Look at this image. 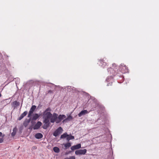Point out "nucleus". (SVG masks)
Instances as JSON below:
<instances>
[{
    "label": "nucleus",
    "mask_w": 159,
    "mask_h": 159,
    "mask_svg": "<svg viewBox=\"0 0 159 159\" xmlns=\"http://www.w3.org/2000/svg\"><path fill=\"white\" fill-rule=\"evenodd\" d=\"M89 112L87 110H84L81 111L80 113L78 114L79 117H80L82 116L88 114Z\"/></svg>",
    "instance_id": "0eeeda50"
},
{
    "label": "nucleus",
    "mask_w": 159,
    "mask_h": 159,
    "mask_svg": "<svg viewBox=\"0 0 159 159\" xmlns=\"http://www.w3.org/2000/svg\"><path fill=\"white\" fill-rule=\"evenodd\" d=\"M50 125H48L47 124H46L44 123L43 126V128L44 129H46Z\"/></svg>",
    "instance_id": "b1692460"
},
{
    "label": "nucleus",
    "mask_w": 159,
    "mask_h": 159,
    "mask_svg": "<svg viewBox=\"0 0 159 159\" xmlns=\"http://www.w3.org/2000/svg\"><path fill=\"white\" fill-rule=\"evenodd\" d=\"M40 115H39L38 114L35 113L33 116L32 120H36L39 117Z\"/></svg>",
    "instance_id": "f3484780"
},
{
    "label": "nucleus",
    "mask_w": 159,
    "mask_h": 159,
    "mask_svg": "<svg viewBox=\"0 0 159 159\" xmlns=\"http://www.w3.org/2000/svg\"><path fill=\"white\" fill-rule=\"evenodd\" d=\"M58 115L55 113H54L53 114H52V116L50 118V121L51 123H53L55 122H56L57 123V120Z\"/></svg>",
    "instance_id": "f03ea898"
},
{
    "label": "nucleus",
    "mask_w": 159,
    "mask_h": 159,
    "mask_svg": "<svg viewBox=\"0 0 159 159\" xmlns=\"http://www.w3.org/2000/svg\"><path fill=\"white\" fill-rule=\"evenodd\" d=\"M17 131V129L16 127L14 128L13 130V132L11 134L12 137H14L16 134Z\"/></svg>",
    "instance_id": "aec40b11"
},
{
    "label": "nucleus",
    "mask_w": 159,
    "mask_h": 159,
    "mask_svg": "<svg viewBox=\"0 0 159 159\" xmlns=\"http://www.w3.org/2000/svg\"><path fill=\"white\" fill-rule=\"evenodd\" d=\"M119 70L122 73L126 72L128 71L127 68L126 66L124 64H121L119 66Z\"/></svg>",
    "instance_id": "7ed1b4c3"
},
{
    "label": "nucleus",
    "mask_w": 159,
    "mask_h": 159,
    "mask_svg": "<svg viewBox=\"0 0 159 159\" xmlns=\"http://www.w3.org/2000/svg\"><path fill=\"white\" fill-rule=\"evenodd\" d=\"M113 77L112 76L108 77L106 80V81L107 82H110L107 84V86L111 85L112 84V82L113 81Z\"/></svg>",
    "instance_id": "6e6552de"
},
{
    "label": "nucleus",
    "mask_w": 159,
    "mask_h": 159,
    "mask_svg": "<svg viewBox=\"0 0 159 159\" xmlns=\"http://www.w3.org/2000/svg\"><path fill=\"white\" fill-rule=\"evenodd\" d=\"M56 130L58 132V133H59L60 134L62 132L63 129L61 127H59Z\"/></svg>",
    "instance_id": "5701e85b"
},
{
    "label": "nucleus",
    "mask_w": 159,
    "mask_h": 159,
    "mask_svg": "<svg viewBox=\"0 0 159 159\" xmlns=\"http://www.w3.org/2000/svg\"><path fill=\"white\" fill-rule=\"evenodd\" d=\"M87 152V150L85 149H80L76 150L75 151V154L76 155H84Z\"/></svg>",
    "instance_id": "20e7f679"
},
{
    "label": "nucleus",
    "mask_w": 159,
    "mask_h": 159,
    "mask_svg": "<svg viewBox=\"0 0 159 159\" xmlns=\"http://www.w3.org/2000/svg\"><path fill=\"white\" fill-rule=\"evenodd\" d=\"M5 136L4 134H2V132H0V143H2L3 141V138Z\"/></svg>",
    "instance_id": "a211bd4d"
},
{
    "label": "nucleus",
    "mask_w": 159,
    "mask_h": 159,
    "mask_svg": "<svg viewBox=\"0 0 159 159\" xmlns=\"http://www.w3.org/2000/svg\"><path fill=\"white\" fill-rule=\"evenodd\" d=\"M66 119L68 121H70L73 119V118L71 116L69 115L67 117Z\"/></svg>",
    "instance_id": "c85d7f7f"
},
{
    "label": "nucleus",
    "mask_w": 159,
    "mask_h": 159,
    "mask_svg": "<svg viewBox=\"0 0 159 159\" xmlns=\"http://www.w3.org/2000/svg\"><path fill=\"white\" fill-rule=\"evenodd\" d=\"M60 134L59 133H58V132L56 130L53 133V135L55 137H57L58 135Z\"/></svg>",
    "instance_id": "a878e982"
},
{
    "label": "nucleus",
    "mask_w": 159,
    "mask_h": 159,
    "mask_svg": "<svg viewBox=\"0 0 159 159\" xmlns=\"http://www.w3.org/2000/svg\"><path fill=\"white\" fill-rule=\"evenodd\" d=\"M43 137V134L40 133H38L35 135V138L37 139H40Z\"/></svg>",
    "instance_id": "4468645a"
},
{
    "label": "nucleus",
    "mask_w": 159,
    "mask_h": 159,
    "mask_svg": "<svg viewBox=\"0 0 159 159\" xmlns=\"http://www.w3.org/2000/svg\"><path fill=\"white\" fill-rule=\"evenodd\" d=\"M32 114V113L29 112L28 115V117H30L31 116Z\"/></svg>",
    "instance_id": "7c9ffc66"
},
{
    "label": "nucleus",
    "mask_w": 159,
    "mask_h": 159,
    "mask_svg": "<svg viewBox=\"0 0 159 159\" xmlns=\"http://www.w3.org/2000/svg\"><path fill=\"white\" fill-rule=\"evenodd\" d=\"M107 70L108 72L110 71V74H112L114 76L116 75L118 70L116 68V65L115 63L112 64V68L111 67L108 68Z\"/></svg>",
    "instance_id": "f257e3e1"
},
{
    "label": "nucleus",
    "mask_w": 159,
    "mask_h": 159,
    "mask_svg": "<svg viewBox=\"0 0 159 159\" xmlns=\"http://www.w3.org/2000/svg\"><path fill=\"white\" fill-rule=\"evenodd\" d=\"M42 125V123L40 121H38L34 125L33 127L34 129H39Z\"/></svg>",
    "instance_id": "1a4fd4ad"
},
{
    "label": "nucleus",
    "mask_w": 159,
    "mask_h": 159,
    "mask_svg": "<svg viewBox=\"0 0 159 159\" xmlns=\"http://www.w3.org/2000/svg\"><path fill=\"white\" fill-rule=\"evenodd\" d=\"M52 116V114L50 112H43V118L50 119Z\"/></svg>",
    "instance_id": "423d86ee"
},
{
    "label": "nucleus",
    "mask_w": 159,
    "mask_h": 159,
    "mask_svg": "<svg viewBox=\"0 0 159 159\" xmlns=\"http://www.w3.org/2000/svg\"><path fill=\"white\" fill-rule=\"evenodd\" d=\"M66 116L64 115H60L57 116V123H59L62 120L66 118Z\"/></svg>",
    "instance_id": "39448f33"
},
{
    "label": "nucleus",
    "mask_w": 159,
    "mask_h": 159,
    "mask_svg": "<svg viewBox=\"0 0 159 159\" xmlns=\"http://www.w3.org/2000/svg\"><path fill=\"white\" fill-rule=\"evenodd\" d=\"M71 152V151H69V153H70Z\"/></svg>",
    "instance_id": "e433bc0d"
},
{
    "label": "nucleus",
    "mask_w": 159,
    "mask_h": 159,
    "mask_svg": "<svg viewBox=\"0 0 159 159\" xmlns=\"http://www.w3.org/2000/svg\"><path fill=\"white\" fill-rule=\"evenodd\" d=\"M33 148H34V149H36V148L35 146H33Z\"/></svg>",
    "instance_id": "f704fd0d"
},
{
    "label": "nucleus",
    "mask_w": 159,
    "mask_h": 159,
    "mask_svg": "<svg viewBox=\"0 0 159 159\" xmlns=\"http://www.w3.org/2000/svg\"><path fill=\"white\" fill-rule=\"evenodd\" d=\"M71 146V144L70 143H68L64 144V146L66 148L70 147Z\"/></svg>",
    "instance_id": "393cba45"
},
{
    "label": "nucleus",
    "mask_w": 159,
    "mask_h": 159,
    "mask_svg": "<svg viewBox=\"0 0 159 159\" xmlns=\"http://www.w3.org/2000/svg\"><path fill=\"white\" fill-rule=\"evenodd\" d=\"M28 113V112L27 111H24L22 114L19 117L18 120H21Z\"/></svg>",
    "instance_id": "9b49d317"
},
{
    "label": "nucleus",
    "mask_w": 159,
    "mask_h": 159,
    "mask_svg": "<svg viewBox=\"0 0 159 159\" xmlns=\"http://www.w3.org/2000/svg\"><path fill=\"white\" fill-rule=\"evenodd\" d=\"M53 150L56 153H58L60 152L59 148L57 147H54L53 148Z\"/></svg>",
    "instance_id": "4be33fe9"
},
{
    "label": "nucleus",
    "mask_w": 159,
    "mask_h": 159,
    "mask_svg": "<svg viewBox=\"0 0 159 159\" xmlns=\"http://www.w3.org/2000/svg\"><path fill=\"white\" fill-rule=\"evenodd\" d=\"M36 106L35 105H33L30 109L29 112H30L32 113H33L34 111L35 110L36 108Z\"/></svg>",
    "instance_id": "dca6fc26"
},
{
    "label": "nucleus",
    "mask_w": 159,
    "mask_h": 159,
    "mask_svg": "<svg viewBox=\"0 0 159 159\" xmlns=\"http://www.w3.org/2000/svg\"><path fill=\"white\" fill-rule=\"evenodd\" d=\"M52 91L51 90H49L48 91V93H52Z\"/></svg>",
    "instance_id": "473e14b6"
},
{
    "label": "nucleus",
    "mask_w": 159,
    "mask_h": 159,
    "mask_svg": "<svg viewBox=\"0 0 159 159\" xmlns=\"http://www.w3.org/2000/svg\"><path fill=\"white\" fill-rule=\"evenodd\" d=\"M13 104L14 105H15L16 107H17L19 106L20 103L18 102H17V101H16L13 102Z\"/></svg>",
    "instance_id": "bb28decb"
},
{
    "label": "nucleus",
    "mask_w": 159,
    "mask_h": 159,
    "mask_svg": "<svg viewBox=\"0 0 159 159\" xmlns=\"http://www.w3.org/2000/svg\"><path fill=\"white\" fill-rule=\"evenodd\" d=\"M65 159H75V158L74 156H71L69 158H66Z\"/></svg>",
    "instance_id": "c756f323"
},
{
    "label": "nucleus",
    "mask_w": 159,
    "mask_h": 159,
    "mask_svg": "<svg viewBox=\"0 0 159 159\" xmlns=\"http://www.w3.org/2000/svg\"><path fill=\"white\" fill-rule=\"evenodd\" d=\"M67 135L68 134L66 132L64 133L61 135L60 137V139H64L66 138V139Z\"/></svg>",
    "instance_id": "412c9836"
},
{
    "label": "nucleus",
    "mask_w": 159,
    "mask_h": 159,
    "mask_svg": "<svg viewBox=\"0 0 159 159\" xmlns=\"http://www.w3.org/2000/svg\"><path fill=\"white\" fill-rule=\"evenodd\" d=\"M1 96H2V95H1V93H0V98L1 97Z\"/></svg>",
    "instance_id": "c9c22d12"
},
{
    "label": "nucleus",
    "mask_w": 159,
    "mask_h": 159,
    "mask_svg": "<svg viewBox=\"0 0 159 159\" xmlns=\"http://www.w3.org/2000/svg\"><path fill=\"white\" fill-rule=\"evenodd\" d=\"M71 88V86H67V88L68 89H70Z\"/></svg>",
    "instance_id": "72a5a7b5"
},
{
    "label": "nucleus",
    "mask_w": 159,
    "mask_h": 159,
    "mask_svg": "<svg viewBox=\"0 0 159 159\" xmlns=\"http://www.w3.org/2000/svg\"><path fill=\"white\" fill-rule=\"evenodd\" d=\"M30 118L29 119H25V120L24 121L23 123V125L25 127H26L27 126L29 123L30 122Z\"/></svg>",
    "instance_id": "ddd939ff"
},
{
    "label": "nucleus",
    "mask_w": 159,
    "mask_h": 159,
    "mask_svg": "<svg viewBox=\"0 0 159 159\" xmlns=\"http://www.w3.org/2000/svg\"><path fill=\"white\" fill-rule=\"evenodd\" d=\"M68 120L66 118L64 120H63V121L62 122L63 123H64V122H66L67 121H68Z\"/></svg>",
    "instance_id": "2f4dec72"
},
{
    "label": "nucleus",
    "mask_w": 159,
    "mask_h": 159,
    "mask_svg": "<svg viewBox=\"0 0 159 159\" xmlns=\"http://www.w3.org/2000/svg\"><path fill=\"white\" fill-rule=\"evenodd\" d=\"M74 136L72 135L71 134H68L66 138V140L67 141H69L70 140L74 139Z\"/></svg>",
    "instance_id": "2eb2a0df"
},
{
    "label": "nucleus",
    "mask_w": 159,
    "mask_h": 159,
    "mask_svg": "<svg viewBox=\"0 0 159 159\" xmlns=\"http://www.w3.org/2000/svg\"><path fill=\"white\" fill-rule=\"evenodd\" d=\"M105 60L103 59L102 60H100V65L103 68H104L107 65L106 63L104 61Z\"/></svg>",
    "instance_id": "f8f14e48"
},
{
    "label": "nucleus",
    "mask_w": 159,
    "mask_h": 159,
    "mask_svg": "<svg viewBox=\"0 0 159 159\" xmlns=\"http://www.w3.org/2000/svg\"><path fill=\"white\" fill-rule=\"evenodd\" d=\"M81 147V145L80 144H78L76 145H74L71 147V149L72 151L74 150H75L79 149Z\"/></svg>",
    "instance_id": "9d476101"
},
{
    "label": "nucleus",
    "mask_w": 159,
    "mask_h": 159,
    "mask_svg": "<svg viewBox=\"0 0 159 159\" xmlns=\"http://www.w3.org/2000/svg\"><path fill=\"white\" fill-rule=\"evenodd\" d=\"M44 119L43 122L44 123H45L46 124H47L48 125L50 124V122L49 121V119H47L46 118H43Z\"/></svg>",
    "instance_id": "6ab92c4d"
},
{
    "label": "nucleus",
    "mask_w": 159,
    "mask_h": 159,
    "mask_svg": "<svg viewBox=\"0 0 159 159\" xmlns=\"http://www.w3.org/2000/svg\"><path fill=\"white\" fill-rule=\"evenodd\" d=\"M51 111V109L50 107H48L47 109L45 110L43 112H50Z\"/></svg>",
    "instance_id": "cd10ccee"
}]
</instances>
